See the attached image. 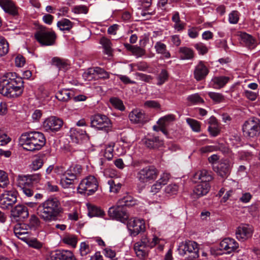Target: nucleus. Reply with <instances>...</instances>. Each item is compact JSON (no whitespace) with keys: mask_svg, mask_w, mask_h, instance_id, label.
Segmentation results:
<instances>
[{"mask_svg":"<svg viewBox=\"0 0 260 260\" xmlns=\"http://www.w3.org/2000/svg\"><path fill=\"white\" fill-rule=\"evenodd\" d=\"M15 74L8 73L0 79V93L8 98H15L23 92L22 79L15 78Z\"/></svg>","mask_w":260,"mask_h":260,"instance_id":"obj_1","label":"nucleus"},{"mask_svg":"<svg viewBox=\"0 0 260 260\" xmlns=\"http://www.w3.org/2000/svg\"><path fill=\"white\" fill-rule=\"evenodd\" d=\"M61 212L60 203L56 198H49L40 204L37 207V214L46 222L56 220Z\"/></svg>","mask_w":260,"mask_h":260,"instance_id":"obj_2","label":"nucleus"},{"mask_svg":"<svg viewBox=\"0 0 260 260\" xmlns=\"http://www.w3.org/2000/svg\"><path fill=\"white\" fill-rule=\"evenodd\" d=\"M46 143V138L41 132L25 133L19 138V144L24 149L28 151L40 150Z\"/></svg>","mask_w":260,"mask_h":260,"instance_id":"obj_3","label":"nucleus"},{"mask_svg":"<svg viewBox=\"0 0 260 260\" xmlns=\"http://www.w3.org/2000/svg\"><path fill=\"white\" fill-rule=\"evenodd\" d=\"M199 245L197 243L192 241H188L180 244L178 251L181 256L193 259L199 257Z\"/></svg>","mask_w":260,"mask_h":260,"instance_id":"obj_4","label":"nucleus"},{"mask_svg":"<svg viewBox=\"0 0 260 260\" xmlns=\"http://www.w3.org/2000/svg\"><path fill=\"white\" fill-rule=\"evenodd\" d=\"M98 182L94 176L89 175L82 179L79 183L77 190L81 194L91 195L98 189Z\"/></svg>","mask_w":260,"mask_h":260,"instance_id":"obj_5","label":"nucleus"},{"mask_svg":"<svg viewBox=\"0 0 260 260\" xmlns=\"http://www.w3.org/2000/svg\"><path fill=\"white\" fill-rule=\"evenodd\" d=\"M158 174L159 171L155 167L146 166L138 172L137 178L141 183H150L157 179Z\"/></svg>","mask_w":260,"mask_h":260,"instance_id":"obj_6","label":"nucleus"},{"mask_svg":"<svg viewBox=\"0 0 260 260\" xmlns=\"http://www.w3.org/2000/svg\"><path fill=\"white\" fill-rule=\"evenodd\" d=\"M244 135L249 138L257 137L260 134V121L252 118L246 121L242 127Z\"/></svg>","mask_w":260,"mask_h":260,"instance_id":"obj_7","label":"nucleus"},{"mask_svg":"<svg viewBox=\"0 0 260 260\" xmlns=\"http://www.w3.org/2000/svg\"><path fill=\"white\" fill-rule=\"evenodd\" d=\"M92 127L106 132L110 131L112 127V123L110 119L106 115L97 114L90 118Z\"/></svg>","mask_w":260,"mask_h":260,"instance_id":"obj_8","label":"nucleus"},{"mask_svg":"<svg viewBox=\"0 0 260 260\" xmlns=\"http://www.w3.org/2000/svg\"><path fill=\"white\" fill-rule=\"evenodd\" d=\"M17 191L13 189L4 190L0 194V207L4 209L11 208L17 202Z\"/></svg>","mask_w":260,"mask_h":260,"instance_id":"obj_9","label":"nucleus"},{"mask_svg":"<svg viewBox=\"0 0 260 260\" xmlns=\"http://www.w3.org/2000/svg\"><path fill=\"white\" fill-rule=\"evenodd\" d=\"M126 226L131 236L135 237L145 231V223L143 219L131 218L126 221Z\"/></svg>","mask_w":260,"mask_h":260,"instance_id":"obj_10","label":"nucleus"},{"mask_svg":"<svg viewBox=\"0 0 260 260\" xmlns=\"http://www.w3.org/2000/svg\"><path fill=\"white\" fill-rule=\"evenodd\" d=\"M35 38L42 45L50 46L55 43L56 36L54 32L46 29H41L35 34Z\"/></svg>","mask_w":260,"mask_h":260,"instance_id":"obj_11","label":"nucleus"},{"mask_svg":"<svg viewBox=\"0 0 260 260\" xmlns=\"http://www.w3.org/2000/svg\"><path fill=\"white\" fill-rule=\"evenodd\" d=\"M108 214L113 219L119 221L122 223H126L128 220L129 215L126 211L125 208L118 205L112 206L109 209Z\"/></svg>","mask_w":260,"mask_h":260,"instance_id":"obj_12","label":"nucleus"},{"mask_svg":"<svg viewBox=\"0 0 260 260\" xmlns=\"http://www.w3.org/2000/svg\"><path fill=\"white\" fill-rule=\"evenodd\" d=\"M233 164L229 159H222L214 166V170L218 175L222 178H226L230 174Z\"/></svg>","mask_w":260,"mask_h":260,"instance_id":"obj_13","label":"nucleus"},{"mask_svg":"<svg viewBox=\"0 0 260 260\" xmlns=\"http://www.w3.org/2000/svg\"><path fill=\"white\" fill-rule=\"evenodd\" d=\"M63 121L55 116L46 118L43 123V127L47 132H56L63 125Z\"/></svg>","mask_w":260,"mask_h":260,"instance_id":"obj_14","label":"nucleus"},{"mask_svg":"<svg viewBox=\"0 0 260 260\" xmlns=\"http://www.w3.org/2000/svg\"><path fill=\"white\" fill-rule=\"evenodd\" d=\"M140 240L141 243H143L147 247L152 248L155 245H158L159 248L160 250L163 249L164 244L166 243L164 240L158 238L155 236L149 235L148 233L143 235Z\"/></svg>","mask_w":260,"mask_h":260,"instance_id":"obj_15","label":"nucleus"},{"mask_svg":"<svg viewBox=\"0 0 260 260\" xmlns=\"http://www.w3.org/2000/svg\"><path fill=\"white\" fill-rule=\"evenodd\" d=\"M130 121L134 124L143 125L149 120L148 116L142 110L135 109L128 115Z\"/></svg>","mask_w":260,"mask_h":260,"instance_id":"obj_16","label":"nucleus"},{"mask_svg":"<svg viewBox=\"0 0 260 260\" xmlns=\"http://www.w3.org/2000/svg\"><path fill=\"white\" fill-rule=\"evenodd\" d=\"M220 249L225 251L226 254L236 252L239 248V244L237 241L231 238H226L222 240L219 245Z\"/></svg>","mask_w":260,"mask_h":260,"instance_id":"obj_17","label":"nucleus"},{"mask_svg":"<svg viewBox=\"0 0 260 260\" xmlns=\"http://www.w3.org/2000/svg\"><path fill=\"white\" fill-rule=\"evenodd\" d=\"M253 230L249 225L244 224L239 226L236 231V236L239 241H245L250 238Z\"/></svg>","mask_w":260,"mask_h":260,"instance_id":"obj_18","label":"nucleus"},{"mask_svg":"<svg viewBox=\"0 0 260 260\" xmlns=\"http://www.w3.org/2000/svg\"><path fill=\"white\" fill-rule=\"evenodd\" d=\"M0 7L6 13L12 16L18 14V8L12 0H0Z\"/></svg>","mask_w":260,"mask_h":260,"instance_id":"obj_19","label":"nucleus"},{"mask_svg":"<svg viewBox=\"0 0 260 260\" xmlns=\"http://www.w3.org/2000/svg\"><path fill=\"white\" fill-rule=\"evenodd\" d=\"M210 189V185L207 182H200L194 188L192 196L198 199L207 194Z\"/></svg>","mask_w":260,"mask_h":260,"instance_id":"obj_20","label":"nucleus"},{"mask_svg":"<svg viewBox=\"0 0 260 260\" xmlns=\"http://www.w3.org/2000/svg\"><path fill=\"white\" fill-rule=\"evenodd\" d=\"M70 136L72 141L75 143H79L82 140L88 139L85 131L79 128H72Z\"/></svg>","mask_w":260,"mask_h":260,"instance_id":"obj_21","label":"nucleus"},{"mask_svg":"<svg viewBox=\"0 0 260 260\" xmlns=\"http://www.w3.org/2000/svg\"><path fill=\"white\" fill-rule=\"evenodd\" d=\"M209 72V69L204 62L200 61L195 67L194 77L197 81H201L205 78Z\"/></svg>","mask_w":260,"mask_h":260,"instance_id":"obj_22","label":"nucleus"},{"mask_svg":"<svg viewBox=\"0 0 260 260\" xmlns=\"http://www.w3.org/2000/svg\"><path fill=\"white\" fill-rule=\"evenodd\" d=\"M12 216L19 220L25 219L28 216V211L26 206L23 205H17L11 211Z\"/></svg>","mask_w":260,"mask_h":260,"instance_id":"obj_23","label":"nucleus"},{"mask_svg":"<svg viewBox=\"0 0 260 260\" xmlns=\"http://www.w3.org/2000/svg\"><path fill=\"white\" fill-rule=\"evenodd\" d=\"M82 169L79 165H71L66 171L64 172L67 177H71L72 179L76 180L82 173Z\"/></svg>","mask_w":260,"mask_h":260,"instance_id":"obj_24","label":"nucleus"},{"mask_svg":"<svg viewBox=\"0 0 260 260\" xmlns=\"http://www.w3.org/2000/svg\"><path fill=\"white\" fill-rule=\"evenodd\" d=\"M238 36L241 42L244 44L246 46L251 48H254L256 47V41L251 35L246 32H240Z\"/></svg>","mask_w":260,"mask_h":260,"instance_id":"obj_25","label":"nucleus"},{"mask_svg":"<svg viewBox=\"0 0 260 260\" xmlns=\"http://www.w3.org/2000/svg\"><path fill=\"white\" fill-rule=\"evenodd\" d=\"M229 77L226 76L214 77L212 79L210 83L213 88L220 89L229 82Z\"/></svg>","mask_w":260,"mask_h":260,"instance_id":"obj_26","label":"nucleus"},{"mask_svg":"<svg viewBox=\"0 0 260 260\" xmlns=\"http://www.w3.org/2000/svg\"><path fill=\"white\" fill-rule=\"evenodd\" d=\"M193 177L195 179L200 180L201 181V182L209 183L213 179L211 172L206 170L198 171L195 173Z\"/></svg>","mask_w":260,"mask_h":260,"instance_id":"obj_27","label":"nucleus"},{"mask_svg":"<svg viewBox=\"0 0 260 260\" xmlns=\"http://www.w3.org/2000/svg\"><path fill=\"white\" fill-rule=\"evenodd\" d=\"M175 120V116L173 114L165 115L158 119L157 124L161 127V131L165 133V127L171 122Z\"/></svg>","mask_w":260,"mask_h":260,"instance_id":"obj_28","label":"nucleus"},{"mask_svg":"<svg viewBox=\"0 0 260 260\" xmlns=\"http://www.w3.org/2000/svg\"><path fill=\"white\" fill-rule=\"evenodd\" d=\"M172 20L174 23L173 28L178 32H181L185 29V23L182 22L180 20L179 14L175 12L172 16Z\"/></svg>","mask_w":260,"mask_h":260,"instance_id":"obj_29","label":"nucleus"},{"mask_svg":"<svg viewBox=\"0 0 260 260\" xmlns=\"http://www.w3.org/2000/svg\"><path fill=\"white\" fill-rule=\"evenodd\" d=\"M61 169L62 168L57 167L55 169V171L58 175H60V184L61 186L64 188H68L73 184V182L75 180L72 179L71 177H67L64 173H60L59 172Z\"/></svg>","mask_w":260,"mask_h":260,"instance_id":"obj_30","label":"nucleus"},{"mask_svg":"<svg viewBox=\"0 0 260 260\" xmlns=\"http://www.w3.org/2000/svg\"><path fill=\"white\" fill-rule=\"evenodd\" d=\"M154 48L157 53L161 54L165 58H170V53L167 50V46L164 43L157 42L154 45Z\"/></svg>","mask_w":260,"mask_h":260,"instance_id":"obj_31","label":"nucleus"},{"mask_svg":"<svg viewBox=\"0 0 260 260\" xmlns=\"http://www.w3.org/2000/svg\"><path fill=\"white\" fill-rule=\"evenodd\" d=\"M100 44H101L104 48V52L109 56L112 55L113 49L112 48V43L111 41L105 37H102L100 40Z\"/></svg>","mask_w":260,"mask_h":260,"instance_id":"obj_32","label":"nucleus"},{"mask_svg":"<svg viewBox=\"0 0 260 260\" xmlns=\"http://www.w3.org/2000/svg\"><path fill=\"white\" fill-rule=\"evenodd\" d=\"M74 95L72 91L68 89H62L59 90L56 95V98L60 101L68 102Z\"/></svg>","mask_w":260,"mask_h":260,"instance_id":"obj_33","label":"nucleus"},{"mask_svg":"<svg viewBox=\"0 0 260 260\" xmlns=\"http://www.w3.org/2000/svg\"><path fill=\"white\" fill-rule=\"evenodd\" d=\"M145 145L150 148H156L163 144L162 142L159 140L158 137H153L150 138H146L145 141Z\"/></svg>","mask_w":260,"mask_h":260,"instance_id":"obj_34","label":"nucleus"},{"mask_svg":"<svg viewBox=\"0 0 260 260\" xmlns=\"http://www.w3.org/2000/svg\"><path fill=\"white\" fill-rule=\"evenodd\" d=\"M17 185L20 188L31 187L27 175H19L17 178Z\"/></svg>","mask_w":260,"mask_h":260,"instance_id":"obj_35","label":"nucleus"},{"mask_svg":"<svg viewBox=\"0 0 260 260\" xmlns=\"http://www.w3.org/2000/svg\"><path fill=\"white\" fill-rule=\"evenodd\" d=\"M146 247H147L141 243V240L134 244V249L138 257L142 258L145 256L146 253L145 249Z\"/></svg>","mask_w":260,"mask_h":260,"instance_id":"obj_36","label":"nucleus"},{"mask_svg":"<svg viewBox=\"0 0 260 260\" xmlns=\"http://www.w3.org/2000/svg\"><path fill=\"white\" fill-rule=\"evenodd\" d=\"M180 57L182 59H190L193 57L192 50L186 47H182L179 48Z\"/></svg>","mask_w":260,"mask_h":260,"instance_id":"obj_37","label":"nucleus"},{"mask_svg":"<svg viewBox=\"0 0 260 260\" xmlns=\"http://www.w3.org/2000/svg\"><path fill=\"white\" fill-rule=\"evenodd\" d=\"M117 203L118 205L122 206L125 208V207L126 206L130 207L135 205L136 204V201L132 197L127 196L119 200Z\"/></svg>","mask_w":260,"mask_h":260,"instance_id":"obj_38","label":"nucleus"},{"mask_svg":"<svg viewBox=\"0 0 260 260\" xmlns=\"http://www.w3.org/2000/svg\"><path fill=\"white\" fill-rule=\"evenodd\" d=\"M88 214L90 217L103 216L105 214L104 212L96 206L89 205L88 206Z\"/></svg>","mask_w":260,"mask_h":260,"instance_id":"obj_39","label":"nucleus"},{"mask_svg":"<svg viewBox=\"0 0 260 260\" xmlns=\"http://www.w3.org/2000/svg\"><path fill=\"white\" fill-rule=\"evenodd\" d=\"M57 25L61 30H69L73 27V23L69 19H63L57 22Z\"/></svg>","mask_w":260,"mask_h":260,"instance_id":"obj_40","label":"nucleus"},{"mask_svg":"<svg viewBox=\"0 0 260 260\" xmlns=\"http://www.w3.org/2000/svg\"><path fill=\"white\" fill-rule=\"evenodd\" d=\"M9 51V44L2 36H0V57L5 56Z\"/></svg>","mask_w":260,"mask_h":260,"instance_id":"obj_41","label":"nucleus"},{"mask_svg":"<svg viewBox=\"0 0 260 260\" xmlns=\"http://www.w3.org/2000/svg\"><path fill=\"white\" fill-rule=\"evenodd\" d=\"M186 121L193 132L198 133L201 131V124L200 122L189 118H187Z\"/></svg>","mask_w":260,"mask_h":260,"instance_id":"obj_42","label":"nucleus"},{"mask_svg":"<svg viewBox=\"0 0 260 260\" xmlns=\"http://www.w3.org/2000/svg\"><path fill=\"white\" fill-rule=\"evenodd\" d=\"M178 190V186L176 184H170L165 187L164 192L167 196L176 194Z\"/></svg>","mask_w":260,"mask_h":260,"instance_id":"obj_43","label":"nucleus"},{"mask_svg":"<svg viewBox=\"0 0 260 260\" xmlns=\"http://www.w3.org/2000/svg\"><path fill=\"white\" fill-rule=\"evenodd\" d=\"M14 232L16 236L22 241L25 242L28 239V232L21 230L20 226L15 227Z\"/></svg>","mask_w":260,"mask_h":260,"instance_id":"obj_44","label":"nucleus"},{"mask_svg":"<svg viewBox=\"0 0 260 260\" xmlns=\"http://www.w3.org/2000/svg\"><path fill=\"white\" fill-rule=\"evenodd\" d=\"M44 164L43 156H36L32 161L31 168L34 171H37L42 168Z\"/></svg>","mask_w":260,"mask_h":260,"instance_id":"obj_45","label":"nucleus"},{"mask_svg":"<svg viewBox=\"0 0 260 260\" xmlns=\"http://www.w3.org/2000/svg\"><path fill=\"white\" fill-rule=\"evenodd\" d=\"M108 184L109 185L110 191L115 193L118 192L121 187V183L117 182L115 180L112 179L108 181Z\"/></svg>","mask_w":260,"mask_h":260,"instance_id":"obj_46","label":"nucleus"},{"mask_svg":"<svg viewBox=\"0 0 260 260\" xmlns=\"http://www.w3.org/2000/svg\"><path fill=\"white\" fill-rule=\"evenodd\" d=\"M10 182L7 173L0 170V187L5 188L9 185Z\"/></svg>","mask_w":260,"mask_h":260,"instance_id":"obj_47","label":"nucleus"},{"mask_svg":"<svg viewBox=\"0 0 260 260\" xmlns=\"http://www.w3.org/2000/svg\"><path fill=\"white\" fill-rule=\"evenodd\" d=\"M63 243L71 245L73 247H75L77 242V239L76 237L73 235H66L62 239Z\"/></svg>","mask_w":260,"mask_h":260,"instance_id":"obj_48","label":"nucleus"},{"mask_svg":"<svg viewBox=\"0 0 260 260\" xmlns=\"http://www.w3.org/2000/svg\"><path fill=\"white\" fill-rule=\"evenodd\" d=\"M92 72H95L96 78L97 77L104 79H108L109 78V73L101 68L95 67V70L90 71V73Z\"/></svg>","mask_w":260,"mask_h":260,"instance_id":"obj_49","label":"nucleus"},{"mask_svg":"<svg viewBox=\"0 0 260 260\" xmlns=\"http://www.w3.org/2000/svg\"><path fill=\"white\" fill-rule=\"evenodd\" d=\"M209 96L215 103H220L224 100V96L220 93L215 92H208Z\"/></svg>","mask_w":260,"mask_h":260,"instance_id":"obj_50","label":"nucleus"},{"mask_svg":"<svg viewBox=\"0 0 260 260\" xmlns=\"http://www.w3.org/2000/svg\"><path fill=\"white\" fill-rule=\"evenodd\" d=\"M25 242L29 247H32L36 249H40L43 247V244L38 241L36 239H27Z\"/></svg>","mask_w":260,"mask_h":260,"instance_id":"obj_51","label":"nucleus"},{"mask_svg":"<svg viewBox=\"0 0 260 260\" xmlns=\"http://www.w3.org/2000/svg\"><path fill=\"white\" fill-rule=\"evenodd\" d=\"M130 67L136 68L137 70L145 71L148 68V65L146 62L141 61L136 63H132L129 65Z\"/></svg>","mask_w":260,"mask_h":260,"instance_id":"obj_52","label":"nucleus"},{"mask_svg":"<svg viewBox=\"0 0 260 260\" xmlns=\"http://www.w3.org/2000/svg\"><path fill=\"white\" fill-rule=\"evenodd\" d=\"M168 78V74L166 70H162L157 77V85H161L164 84Z\"/></svg>","mask_w":260,"mask_h":260,"instance_id":"obj_53","label":"nucleus"},{"mask_svg":"<svg viewBox=\"0 0 260 260\" xmlns=\"http://www.w3.org/2000/svg\"><path fill=\"white\" fill-rule=\"evenodd\" d=\"M110 101L111 104L116 108L121 111L124 110V106L120 100L116 98H113L110 99Z\"/></svg>","mask_w":260,"mask_h":260,"instance_id":"obj_54","label":"nucleus"},{"mask_svg":"<svg viewBox=\"0 0 260 260\" xmlns=\"http://www.w3.org/2000/svg\"><path fill=\"white\" fill-rule=\"evenodd\" d=\"M187 99L192 104H200L204 102L203 99L200 97L198 93L190 95Z\"/></svg>","mask_w":260,"mask_h":260,"instance_id":"obj_55","label":"nucleus"},{"mask_svg":"<svg viewBox=\"0 0 260 260\" xmlns=\"http://www.w3.org/2000/svg\"><path fill=\"white\" fill-rule=\"evenodd\" d=\"M60 260H76L73 252L70 250H62Z\"/></svg>","mask_w":260,"mask_h":260,"instance_id":"obj_56","label":"nucleus"},{"mask_svg":"<svg viewBox=\"0 0 260 260\" xmlns=\"http://www.w3.org/2000/svg\"><path fill=\"white\" fill-rule=\"evenodd\" d=\"M194 47L197 50L199 53L201 55H204L208 51V49L206 45L201 42L194 44Z\"/></svg>","mask_w":260,"mask_h":260,"instance_id":"obj_57","label":"nucleus"},{"mask_svg":"<svg viewBox=\"0 0 260 260\" xmlns=\"http://www.w3.org/2000/svg\"><path fill=\"white\" fill-rule=\"evenodd\" d=\"M61 251H53L48 254L46 257L47 260H60Z\"/></svg>","mask_w":260,"mask_h":260,"instance_id":"obj_58","label":"nucleus"},{"mask_svg":"<svg viewBox=\"0 0 260 260\" xmlns=\"http://www.w3.org/2000/svg\"><path fill=\"white\" fill-rule=\"evenodd\" d=\"M239 19V13L237 11H233L229 15V21L231 24H236Z\"/></svg>","mask_w":260,"mask_h":260,"instance_id":"obj_59","label":"nucleus"},{"mask_svg":"<svg viewBox=\"0 0 260 260\" xmlns=\"http://www.w3.org/2000/svg\"><path fill=\"white\" fill-rule=\"evenodd\" d=\"M39 218L35 215H32L29 219V224L31 228L36 229L40 225Z\"/></svg>","mask_w":260,"mask_h":260,"instance_id":"obj_60","label":"nucleus"},{"mask_svg":"<svg viewBox=\"0 0 260 260\" xmlns=\"http://www.w3.org/2000/svg\"><path fill=\"white\" fill-rule=\"evenodd\" d=\"M29 180L31 183V186L36 184L40 182L41 179V175L40 174L36 173L30 175H27Z\"/></svg>","mask_w":260,"mask_h":260,"instance_id":"obj_61","label":"nucleus"},{"mask_svg":"<svg viewBox=\"0 0 260 260\" xmlns=\"http://www.w3.org/2000/svg\"><path fill=\"white\" fill-rule=\"evenodd\" d=\"M91 70H95V68H90L83 73V76L85 80L90 81L96 78L95 72H92L90 73Z\"/></svg>","mask_w":260,"mask_h":260,"instance_id":"obj_62","label":"nucleus"},{"mask_svg":"<svg viewBox=\"0 0 260 260\" xmlns=\"http://www.w3.org/2000/svg\"><path fill=\"white\" fill-rule=\"evenodd\" d=\"M11 139L7 134L0 131V146H4L9 143Z\"/></svg>","mask_w":260,"mask_h":260,"instance_id":"obj_63","label":"nucleus"},{"mask_svg":"<svg viewBox=\"0 0 260 260\" xmlns=\"http://www.w3.org/2000/svg\"><path fill=\"white\" fill-rule=\"evenodd\" d=\"M80 251L81 255L85 256L87 255L90 251V248L89 245L85 242H82L80 244Z\"/></svg>","mask_w":260,"mask_h":260,"instance_id":"obj_64","label":"nucleus"}]
</instances>
